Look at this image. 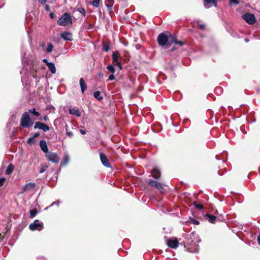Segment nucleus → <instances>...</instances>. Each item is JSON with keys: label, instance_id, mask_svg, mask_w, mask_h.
<instances>
[{"label": "nucleus", "instance_id": "nucleus-1", "mask_svg": "<svg viewBox=\"0 0 260 260\" xmlns=\"http://www.w3.org/2000/svg\"><path fill=\"white\" fill-rule=\"evenodd\" d=\"M33 125L28 112H24L20 119V125L23 127H29Z\"/></svg>", "mask_w": 260, "mask_h": 260}, {"label": "nucleus", "instance_id": "nucleus-2", "mask_svg": "<svg viewBox=\"0 0 260 260\" xmlns=\"http://www.w3.org/2000/svg\"><path fill=\"white\" fill-rule=\"evenodd\" d=\"M169 39L168 33H161L157 37L158 44L162 47H165L166 48H168L169 47Z\"/></svg>", "mask_w": 260, "mask_h": 260}, {"label": "nucleus", "instance_id": "nucleus-3", "mask_svg": "<svg viewBox=\"0 0 260 260\" xmlns=\"http://www.w3.org/2000/svg\"><path fill=\"white\" fill-rule=\"evenodd\" d=\"M69 23L72 24V20L68 13H65L57 21V24L61 26H66Z\"/></svg>", "mask_w": 260, "mask_h": 260}, {"label": "nucleus", "instance_id": "nucleus-4", "mask_svg": "<svg viewBox=\"0 0 260 260\" xmlns=\"http://www.w3.org/2000/svg\"><path fill=\"white\" fill-rule=\"evenodd\" d=\"M200 240L198 238H194L193 240H192L191 242H188L189 246L188 247V251L190 252H198L199 250V245L197 244V243H199Z\"/></svg>", "mask_w": 260, "mask_h": 260}, {"label": "nucleus", "instance_id": "nucleus-5", "mask_svg": "<svg viewBox=\"0 0 260 260\" xmlns=\"http://www.w3.org/2000/svg\"><path fill=\"white\" fill-rule=\"evenodd\" d=\"M29 229L32 231L36 230L40 231L43 229V223L39 222L38 219L35 220L33 223L29 225Z\"/></svg>", "mask_w": 260, "mask_h": 260}, {"label": "nucleus", "instance_id": "nucleus-6", "mask_svg": "<svg viewBox=\"0 0 260 260\" xmlns=\"http://www.w3.org/2000/svg\"><path fill=\"white\" fill-rule=\"evenodd\" d=\"M46 157L48 161L57 164L60 161V158L56 153L49 152L46 154Z\"/></svg>", "mask_w": 260, "mask_h": 260}, {"label": "nucleus", "instance_id": "nucleus-7", "mask_svg": "<svg viewBox=\"0 0 260 260\" xmlns=\"http://www.w3.org/2000/svg\"><path fill=\"white\" fill-rule=\"evenodd\" d=\"M243 19L248 24H253L255 22V18L253 14L247 13L242 15Z\"/></svg>", "mask_w": 260, "mask_h": 260}, {"label": "nucleus", "instance_id": "nucleus-8", "mask_svg": "<svg viewBox=\"0 0 260 260\" xmlns=\"http://www.w3.org/2000/svg\"><path fill=\"white\" fill-rule=\"evenodd\" d=\"M148 184L151 187L158 189L161 192H162L164 190L162 185L156 181L149 180L148 181Z\"/></svg>", "mask_w": 260, "mask_h": 260}, {"label": "nucleus", "instance_id": "nucleus-9", "mask_svg": "<svg viewBox=\"0 0 260 260\" xmlns=\"http://www.w3.org/2000/svg\"><path fill=\"white\" fill-rule=\"evenodd\" d=\"M112 57L113 63H115V64L118 67L120 70H122V67L121 63L119 61L120 56L118 54V53L117 52H113Z\"/></svg>", "mask_w": 260, "mask_h": 260}, {"label": "nucleus", "instance_id": "nucleus-10", "mask_svg": "<svg viewBox=\"0 0 260 260\" xmlns=\"http://www.w3.org/2000/svg\"><path fill=\"white\" fill-rule=\"evenodd\" d=\"M36 185L35 183L29 182L26 183L22 187L21 193H24L27 191H33L35 190Z\"/></svg>", "mask_w": 260, "mask_h": 260}, {"label": "nucleus", "instance_id": "nucleus-11", "mask_svg": "<svg viewBox=\"0 0 260 260\" xmlns=\"http://www.w3.org/2000/svg\"><path fill=\"white\" fill-rule=\"evenodd\" d=\"M169 36V47L171 45L172 43H174L175 44L179 45V46H182L183 45V42L181 41H177V37L175 35H171L170 34H168Z\"/></svg>", "mask_w": 260, "mask_h": 260}, {"label": "nucleus", "instance_id": "nucleus-12", "mask_svg": "<svg viewBox=\"0 0 260 260\" xmlns=\"http://www.w3.org/2000/svg\"><path fill=\"white\" fill-rule=\"evenodd\" d=\"M34 128H38L43 131L44 132H47L50 129V127L48 125L40 121L36 122Z\"/></svg>", "mask_w": 260, "mask_h": 260}, {"label": "nucleus", "instance_id": "nucleus-13", "mask_svg": "<svg viewBox=\"0 0 260 260\" xmlns=\"http://www.w3.org/2000/svg\"><path fill=\"white\" fill-rule=\"evenodd\" d=\"M167 245L173 249H176L178 247L179 243L176 238L169 239L167 241Z\"/></svg>", "mask_w": 260, "mask_h": 260}, {"label": "nucleus", "instance_id": "nucleus-14", "mask_svg": "<svg viewBox=\"0 0 260 260\" xmlns=\"http://www.w3.org/2000/svg\"><path fill=\"white\" fill-rule=\"evenodd\" d=\"M100 156L102 164L107 168H111V165L107 156L103 153H100Z\"/></svg>", "mask_w": 260, "mask_h": 260}, {"label": "nucleus", "instance_id": "nucleus-15", "mask_svg": "<svg viewBox=\"0 0 260 260\" xmlns=\"http://www.w3.org/2000/svg\"><path fill=\"white\" fill-rule=\"evenodd\" d=\"M217 0H204V6L206 9H209L214 6L217 7Z\"/></svg>", "mask_w": 260, "mask_h": 260}, {"label": "nucleus", "instance_id": "nucleus-16", "mask_svg": "<svg viewBox=\"0 0 260 260\" xmlns=\"http://www.w3.org/2000/svg\"><path fill=\"white\" fill-rule=\"evenodd\" d=\"M151 176L155 179H159L161 176L160 171L156 168H154L151 171Z\"/></svg>", "mask_w": 260, "mask_h": 260}, {"label": "nucleus", "instance_id": "nucleus-17", "mask_svg": "<svg viewBox=\"0 0 260 260\" xmlns=\"http://www.w3.org/2000/svg\"><path fill=\"white\" fill-rule=\"evenodd\" d=\"M40 146L41 150L46 154L48 152V148L46 141L44 140H42L40 141Z\"/></svg>", "mask_w": 260, "mask_h": 260}, {"label": "nucleus", "instance_id": "nucleus-18", "mask_svg": "<svg viewBox=\"0 0 260 260\" xmlns=\"http://www.w3.org/2000/svg\"><path fill=\"white\" fill-rule=\"evenodd\" d=\"M60 36L64 40L72 41L73 40L72 34L69 32H63L61 34Z\"/></svg>", "mask_w": 260, "mask_h": 260}, {"label": "nucleus", "instance_id": "nucleus-19", "mask_svg": "<svg viewBox=\"0 0 260 260\" xmlns=\"http://www.w3.org/2000/svg\"><path fill=\"white\" fill-rule=\"evenodd\" d=\"M79 84H80V88H81V90L82 93L83 94L84 93V91L87 89V85H86V84L85 83V81L83 78H81L80 79Z\"/></svg>", "mask_w": 260, "mask_h": 260}, {"label": "nucleus", "instance_id": "nucleus-20", "mask_svg": "<svg viewBox=\"0 0 260 260\" xmlns=\"http://www.w3.org/2000/svg\"><path fill=\"white\" fill-rule=\"evenodd\" d=\"M69 113L70 114L75 115L77 117H80L81 116V112L80 111L75 108H70Z\"/></svg>", "mask_w": 260, "mask_h": 260}, {"label": "nucleus", "instance_id": "nucleus-21", "mask_svg": "<svg viewBox=\"0 0 260 260\" xmlns=\"http://www.w3.org/2000/svg\"><path fill=\"white\" fill-rule=\"evenodd\" d=\"M47 66L52 74L56 73V68L54 63L51 62L47 63Z\"/></svg>", "mask_w": 260, "mask_h": 260}, {"label": "nucleus", "instance_id": "nucleus-22", "mask_svg": "<svg viewBox=\"0 0 260 260\" xmlns=\"http://www.w3.org/2000/svg\"><path fill=\"white\" fill-rule=\"evenodd\" d=\"M207 219L212 223H213L216 221V217L213 215L207 214Z\"/></svg>", "mask_w": 260, "mask_h": 260}, {"label": "nucleus", "instance_id": "nucleus-23", "mask_svg": "<svg viewBox=\"0 0 260 260\" xmlns=\"http://www.w3.org/2000/svg\"><path fill=\"white\" fill-rule=\"evenodd\" d=\"M14 166L12 164H9L6 170V174L7 175L11 174L14 170Z\"/></svg>", "mask_w": 260, "mask_h": 260}, {"label": "nucleus", "instance_id": "nucleus-24", "mask_svg": "<svg viewBox=\"0 0 260 260\" xmlns=\"http://www.w3.org/2000/svg\"><path fill=\"white\" fill-rule=\"evenodd\" d=\"M94 97L98 100H102L103 98L101 95V92L99 91H96L93 93Z\"/></svg>", "mask_w": 260, "mask_h": 260}, {"label": "nucleus", "instance_id": "nucleus-25", "mask_svg": "<svg viewBox=\"0 0 260 260\" xmlns=\"http://www.w3.org/2000/svg\"><path fill=\"white\" fill-rule=\"evenodd\" d=\"M53 48H54L53 45L52 43H49L46 48V51L47 53H50L52 51Z\"/></svg>", "mask_w": 260, "mask_h": 260}, {"label": "nucleus", "instance_id": "nucleus-26", "mask_svg": "<svg viewBox=\"0 0 260 260\" xmlns=\"http://www.w3.org/2000/svg\"><path fill=\"white\" fill-rule=\"evenodd\" d=\"M48 168V166L46 164H42L41 165V169L39 173L42 174L45 172L46 169Z\"/></svg>", "mask_w": 260, "mask_h": 260}, {"label": "nucleus", "instance_id": "nucleus-27", "mask_svg": "<svg viewBox=\"0 0 260 260\" xmlns=\"http://www.w3.org/2000/svg\"><path fill=\"white\" fill-rule=\"evenodd\" d=\"M38 213L37 210L36 209H33L30 210L29 214L30 217L31 218H33L36 216Z\"/></svg>", "mask_w": 260, "mask_h": 260}, {"label": "nucleus", "instance_id": "nucleus-28", "mask_svg": "<svg viewBox=\"0 0 260 260\" xmlns=\"http://www.w3.org/2000/svg\"><path fill=\"white\" fill-rule=\"evenodd\" d=\"M239 3V0H230L229 1V5L231 7L233 5H238Z\"/></svg>", "mask_w": 260, "mask_h": 260}, {"label": "nucleus", "instance_id": "nucleus-29", "mask_svg": "<svg viewBox=\"0 0 260 260\" xmlns=\"http://www.w3.org/2000/svg\"><path fill=\"white\" fill-rule=\"evenodd\" d=\"M69 161V156L67 155L64 157L63 162H62L60 165L61 167H63L68 164Z\"/></svg>", "mask_w": 260, "mask_h": 260}, {"label": "nucleus", "instance_id": "nucleus-30", "mask_svg": "<svg viewBox=\"0 0 260 260\" xmlns=\"http://www.w3.org/2000/svg\"><path fill=\"white\" fill-rule=\"evenodd\" d=\"M107 69L111 73L114 74L115 72V69L112 64H110L107 67Z\"/></svg>", "mask_w": 260, "mask_h": 260}, {"label": "nucleus", "instance_id": "nucleus-31", "mask_svg": "<svg viewBox=\"0 0 260 260\" xmlns=\"http://www.w3.org/2000/svg\"><path fill=\"white\" fill-rule=\"evenodd\" d=\"M29 112L30 113H32L35 116H40L39 112H37L35 108L29 109Z\"/></svg>", "mask_w": 260, "mask_h": 260}, {"label": "nucleus", "instance_id": "nucleus-32", "mask_svg": "<svg viewBox=\"0 0 260 260\" xmlns=\"http://www.w3.org/2000/svg\"><path fill=\"white\" fill-rule=\"evenodd\" d=\"M93 26L91 24H89V23H87L84 24V27L85 29H87V30L91 29L93 28Z\"/></svg>", "mask_w": 260, "mask_h": 260}, {"label": "nucleus", "instance_id": "nucleus-33", "mask_svg": "<svg viewBox=\"0 0 260 260\" xmlns=\"http://www.w3.org/2000/svg\"><path fill=\"white\" fill-rule=\"evenodd\" d=\"M100 0H93L92 5L95 7L98 8L99 6Z\"/></svg>", "mask_w": 260, "mask_h": 260}, {"label": "nucleus", "instance_id": "nucleus-34", "mask_svg": "<svg viewBox=\"0 0 260 260\" xmlns=\"http://www.w3.org/2000/svg\"><path fill=\"white\" fill-rule=\"evenodd\" d=\"M193 205L194 206V207L196 208H197L198 209L201 210V209H202L203 208V205L197 204V203L196 202H194L193 203Z\"/></svg>", "mask_w": 260, "mask_h": 260}, {"label": "nucleus", "instance_id": "nucleus-35", "mask_svg": "<svg viewBox=\"0 0 260 260\" xmlns=\"http://www.w3.org/2000/svg\"><path fill=\"white\" fill-rule=\"evenodd\" d=\"M103 50L106 52H108L110 50V47L108 44H103Z\"/></svg>", "mask_w": 260, "mask_h": 260}, {"label": "nucleus", "instance_id": "nucleus-36", "mask_svg": "<svg viewBox=\"0 0 260 260\" xmlns=\"http://www.w3.org/2000/svg\"><path fill=\"white\" fill-rule=\"evenodd\" d=\"M78 11L79 13H80L81 14H82L83 16L85 15V14H86L85 10L83 8H81H81H78Z\"/></svg>", "mask_w": 260, "mask_h": 260}, {"label": "nucleus", "instance_id": "nucleus-37", "mask_svg": "<svg viewBox=\"0 0 260 260\" xmlns=\"http://www.w3.org/2000/svg\"><path fill=\"white\" fill-rule=\"evenodd\" d=\"M27 143L31 145L35 143V139L33 137H30L27 139Z\"/></svg>", "mask_w": 260, "mask_h": 260}, {"label": "nucleus", "instance_id": "nucleus-38", "mask_svg": "<svg viewBox=\"0 0 260 260\" xmlns=\"http://www.w3.org/2000/svg\"><path fill=\"white\" fill-rule=\"evenodd\" d=\"M108 79L110 81H113L115 79V76L114 75V74H111L110 75H109L108 77Z\"/></svg>", "mask_w": 260, "mask_h": 260}, {"label": "nucleus", "instance_id": "nucleus-39", "mask_svg": "<svg viewBox=\"0 0 260 260\" xmlns=\"http://www.w3.org/2000/svg\"><path fill=\"white\" fill-rule=\"evenodd\" d=\"M5 181V178H0V186H2L3 185Z\"/></svg>", "mask_w": 260, "mask_h": 260}, {"label": "nucleus", "instance_id": "nucleus-40", "mask_svg": "<svg viewBox=\"0 0 260 260\" xmlns=\"http://www.w3.org/2000/svg\"><path fill=\"white\" fill-rule=\"evenodd\" d=\"M40 119L41 120H44V121H46L49 120V118H48L47 115H45L43 118H41Z\"/></svg>", "mask_w": 260, "mask_h": 260}, {"label": "nucleus", "instance_id": "nucleus-41", "mask_svg": "<svg viewBox=\"0 0 260 260\" xmlns=\"http://www.w3.org/2000/svg\"><path fill=\"white\" fill-rule=\"evenodd\" d=\"M59 203H60L59 201H57L56 202H54L52 203L50 206H53L54 205H56L57 206H59Z\"/></svg>", "mask_w": 260, "mask_h": 260}, {"label": "nucleus", "instance_id": "nucleus-42", "mask_svg": "<svg viewBox=\"0 0 260 260\" xmlns=\"http://www.w3.org/2000/svg\"><path fill=\"white\" fill-rule=\"evenodd\" d=\"M45 10L46 11H50V6L48 5H46L45 6Z\"/></svg>", "mask_w": 260, "mask_h": 260}, {"label": "nucleus", "instance_id": "nucleus-43", "mask_svg": "<svg viewBox=\"0 0 260 260\" xmlns=\"http://www.w3.org/2000/svg\"><path fill=\"white\" fill-rule=\"evenodd\" d=\"M79 131H80V133L82 134V135H85L86 134V131L82 129H79Z\"/></svg>", "mask_w": 260, "mask_h": 260}, {"label": "nucleus", "instance_id": "nucleus-44", "mask_svg": "<svg viewBox=\"0 0 260 260\" xmlns=\"http://www.w3.org/2000/svg\"><path fill=\"white\" fill-rule=\"evenodd\" d=\"M40 136V133L37 132V133H36L34 135V136L32 137L34 139L39 137Z\"/></svg>", "mask_w": 260, "mask_h": 260}, {"label": "nucleus", "instance_id": "nucleus-45", "mask_svg": "<svg viewBox=\"0 0 260 260\" xmlns=\"http://www.w3.org/2000/svg\"><path fill=\"white\" fill-rule=\"evenodd\" d=\"M66 134L69 137H72L73 136V133L71 132H67Z\"/></svg>", "mask_w": 260, "mask_h": 260}, {"label": "nucleus", "instance_id": "nucleus-46", "mask_svg": "<svg viewBox=\"0 0 260 260\" xmlns=\"http://www.w3.org/2000/svg\"><path fill=\"white\" fill-rule=\"evenodd\" d=\"M4 0H0V8L4 6Z\"/></svg>", "mask_w": 260, "mask_h": 260}, {"label": "nucleus", "instance_id": "nucleus-47", "mask_svg": "<svg viewBox=\"0 0 260 260\" xmlns=\"http://www.w3.org/2000/svg\"><path fill=\"white\" fill-rule=\"evenodd\" d=\"M43 62L45 63L46 66L47 65V63H49L50 62H48L47 59H43Z\"/></svg>", "mask_w": 260, "mask_h": 260}, {"label": "nucleus", "instance_id": "nucleus-48", "mask_svg": "<svg viewBox=\"0 0 260 260\" xmlns=\"http://www.w3.org/2000/svg\"><path fill=\"white\" fill-rule=\"evenodd\" d=\"M199 27L202 29H203L205 28V25L204 24H200Z\"/></svg>", "mask_w": 260, "mask_h": 260}, {"label": "nucleus", "instance_id": "nucleus-49", "mask_svg": "<svg viewBox=\"0 0 260 260\" xmlns=\"http://www.w3.org/2000/svg\"><path fill=\"white\" fill-rule=\"evenodd\" d=\"M54 14L53 13H51L50 14V17L51 18L53 19L54 18Z\"/></svg>", "mask_w": 260, "mask_h": 260}, {"label": "nucleus", "instance_id": "nucleus-50", "mask_svg": "<svg viewBox=\"0 0 260 260\" xmlns=\"http://www.w3.org/2000/svg\"><path fill=\"white\" fill-rule=\"evenodd\" d=\"M257 241L258 244L260 245V234L257 237Z\"/></svg>", "mask_w": 260, "mask_h": 260}, {"label": "nucleus", "instance_id": "nucleus-51", "mask_svg": "<svg viewBox=\"0 0 260 260\" xmlns=\"http://www.w3.org/2000/svg\"><path fill=\"white\" fill-rule=\"evenodd\" d=\"M32 76H33V77H34V78H35V79H37V75H36V74H33V75H32Z\"/></svg>", "mask_w": 260, "mask_h": 260}, {"label": "nucleus", "instance_id": "nucleus-52", "mask_svg": "<svg viewBox=\"0 0 260 260\" xmlns=\"http://www.w3.org/2000/svg\"><path fill=\"white\" fill-rule=\"evenodd\" d=\"M245 41L246 42H248L249 41V40L247 38H245Z\"/></svg>", "mask_w": 260, "mask_h": 260}, {"label": "nucleus", "instance_id": "nucleus-53", "mask_svg": "<svg viewBox=\"0 0 260 260\" xmlns=\"http://www.w3.org/2000/svg\"><path fill=\"white\" fill-rule=\"evenodd\" d=\"M194 223H195L196 224H199V221H195Z\"/></svg>", "mask_w": 260, "mask_h": 260}, {"label": "nucleus", "instance_id": "nucleus-54", "mask_svg": "<svg viewBox=\"0 0 260 260\" xmlns=\"http://www.w3.org/2000/svg\"><path fill=\"white\" fill-rule=\"evenodd\" d=\"M191 235H192V236H193V237H194V236H195V234H194L193 233H191Z\"/></svg>", "mask_w": 260, "mask_h": 260}, {"label": "nucleus", "instance_id": "nucleus-55", "mask_svg": "<svg viewBox=\"0 0 260 260\" xmlns=\"http://www.w3.org/2000/svg\"><path fill=\"white\" fill-rule=\"evenodd\" d=\"M174 48H172V49H171V51H174Z\"/></svg>", "mask_w": 260, "mask_h": 260}, {"label": "nucleus", "instance_id": "nucleus-56", "mask_svg": "<svg viewBox=\"0 0 260 260\" xmlns=\"http://www.w3.org/2000/svg\"><path fill=\"white\" fill-rule=\"evenodd\" d=\"M112 7V4L111 5L110 8H111Z\"/></svg>", "mask_w": 260, "mask_h": 260}]
</instances>
